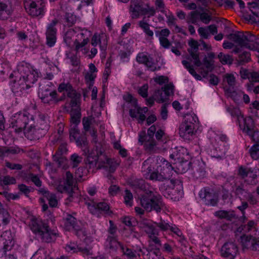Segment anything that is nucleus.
Masks as SVG:
<instances>
[{"instance_id": "f257e3e1", "label": "nucleus", "mask_w": 259, "mask_h": 259, "mask_svg": "<svg viewBox=\"0 0 259 259\" xmlns=\"http://www.w3.org/2000/svg\"><path fill=\"white\" fill-rule=\"evenodd\" d=\"M58 90L60 93L65 91L67 93V97L71 99L70 103L71 110L69 111L67 110V111L69 113L70 115H71V119L73 122H78L81 112L80 94L77 93L70 83H60Z\"/></svg>"}, {"instance_id": "f03ea898", "label": "nucleus", "mask_w": 259, "mask_h": 259, "mask_svg": "<svg viewBox=\"0 0 259 259\" xmlns=\"http://www.w3.org/2000/svg\"><path fill=\"white\" fill-rule=\"evenodd\" d=\"M31 230L42 242L50 243L54 241L58 234L52 230L49 225L41 220L32 218L29 224Z\"/></svg>"}, {"instance_id": "7ed1b4c3", "label": "nucleus", "mask_w": 259, "mask_h": 259, "mask_svg": "<svg viewBox=\"0 0 259 259\" xmlns=\"http://www.w3.org/2000/svg\"><path fill=\"white\" fill-rule=\"evenodd\" d=\"M140 199L141 206L147 211L153 210L160 212L162 209L163 205L161 196L151 190H148L141 195Z\"/></svg>"}, {"instance_id": "20e7f679", "label": "nucleus", "mask_w": 259, "mask_h": 259, "mask_svg": "<svg viewBox=\"0 0 259 259\" xmlns=\"http://www.w3.org/2000/svg\"><path fill=\"white\" fill-rule=\"evenodd\" d=\"M103 153V152L101 150H97L96 153L92 152L89 153L84 160L87 167L89 169L94 168L98 163L97 169H101L107 166L105 165V164L109 165L111 159L108 158Z\"/></svg>"}, {"instance_id": "39448f33", "label": "nucleus", "mask_w": 259, "mask_h": 259, "mask_svg": "<svg viewBox=\"0 0 259 259\" xmlns=\"http://www.w3.org/2000/svg\"><path fill=\"white\" fill-rule=\"evenodd\" d=\"M227 38L237 44L241 47H245L249 50L253 49V46L250 43L254 42L257 39L254 34L246 31H236L235 33H231L227 35Z\"/></svg>"}, {"instance_id": "423d86ee", "label": "nucleus", "mask_w": 259, "mask_h": 259, "mask_svg": "<svg viewBox=\"0 0 259 259\" xmlns=\"http://www.w3.org/2000/svg\"><path fill=\"white\" fill-rule=\"evenodd\" d=\"M35 73L28 70L27 73L20 77L18 80L14 79L13 81L12 90L14 93L22 92L25 89L31 87L37 80L38 76Z\"/></svg>"}, {"instance_id": "0eeeda50", "label": "nucleus", "mask_w": 259, "mask_h": 259, "mask_svg": "<svg viewBox=\"0 0 259 259\" xmlns=\"http://www.w3.org/2000/svg\"><path fill=\"white\" fill-rule=\"evenodd\" d=\"M81 114L80 113V116L79 119V121L74 122L72 120L71 115H70V121L74 124L73 127H71L69 130V138L71 141H75L76 145L78 146L81 147H84V152L86 153V151L89 152L88 149V142L86 137V134L82 132L80 133L79 130L77 127V125L80 122Z\"/></svg>"}, {"instance_id": "6e6552de", "label": "nucleus", "mask_w": 259, "mask_h": 259, "mask_svg": "<svg viewBox=\"0 0 259 259\" xmlns=\"http://www.w3.org/2000/svg\"><path fill=\"white\" fill-rule=\"evenodd\" d=\"M198 120L195 115L187 114L185 120L179 126V135L184 139H189L190 137L194 134L195 123Z\"/></svg>"}, {"instance_id": "1a4fd4ad", "label": "nucleus", "mask_w": 259, "mask_h": 259, "mask_svg": "<svg viewBox=\"0 0 259 259\" xmlns=\"http://www.w3.org/2000/svg\"><path fill=\"white\" fill-rule=\"evenodd\" d=\"M258 169L257 168L240 165L238 168L237 176L244 180V183L247 184L255 186L258 183Z\"/></svg>"}, {"instance_id": "9d476101", "label": "nucleus", "mask_w": 259, "mask_h": 259, "mask_svg": "<svg viewBox=\"0 0 259 259\" xmlns=\"http://www.w3.org/2000/svg\"><path fill=\"white\" fill-rule=\"evenodd\" d=\"M170 183L171 185L173 186L172 188L166 182L161 185L160 190L165 197L170 198L174 201L179 200L182 194V191L180 189L181 186L178 185V187L176 188L177 190H176L175 189V187L176 181L174 179H171Z\"/></svg>"}, {"instance_id": "9b49d317", "label": "nucleus", "mask_w": 259, "mask_h": 259, "mask_svg": "<svg viewBox=\"0 0 259 259\" xmlns=\"http://www.w3.org/2000/svg\"><path fill=\"white\" fill-rule=\"evenodd\" d=\"M32 121H30L28 116L25 113H19L15 114L12 118L10 127L13 128L17 133H21L23 131H26V129Z\"/></svg>"}, {"instance_id": "f8f14e48", "label": "nucleus", "mask_w": 259, "mask_h": 259, "mask_svg": "<svg viewBox=\"0 0 259 259\" xmlns=\"http://www.w3.org/2000/svg\"><path fill=\"white\" fill-rule=\"evenodd\" d=\"M85 203L88 206L90 212L93 215L100 217L101 214L111 215L113 214V211L110 210L109 204L106 202L96 203L91 201L85 202Z\"/></svg>"}, {"instance_id": "ddd939ff", "label": "nucleus", "mask_w": 259, "mask_h": 259, "mask_svg": "<svg viewBox=\"0 0 259 259\" xmlns=\"http://www.w3.org/2000/svg\"><path fill=\"white\" fill-rule=\"evenodd\" d=\"M58 23V20L54 19L47 26L46 35V45L49 47H53L57 40V28L56 25Z\"/></svg>"}, {"instance_id": "4468645a", "label": "nucleus", "mask_w": 259, "mask_h": 259, "mask_svg": "<svg viewBox=\"0 0 259 259\" xmlns=\"http://www.w3.org/2000/svg\"><path fill=\"white\" fill-rule=\"evenodd\" d=\"M57 91L53 90L49 85L42 86L39 90L38 96L44 103L49 104L57 99Z\"/></svg>"}, {"instance_id": "2eb2a0df", "label": "nucleus", "mask_w": 259, "mask_h": 259, "mask_svg": "<svg viewBox=\"0 0 259 259\" xmlns=\"http://www.w3.org/2000/svg\"><path fill=\"white\" fill-rule=\"evenodd\" d=\"M13 237L9 231H5L0 237V254H6L7 251L11 250L13 243Z\"/></svg>"}, {"instance_id": "dca6fc26", "label": "nucleus", "mask_w": 259, "mask_h": 259, "mask_svg": "<svg viewBox=\"0 0 259 259\" xmlns=\"http://www.w3.org/2000/svg\"><path fill=\"white\" fill-rule=\"evenodd\" d=\"M222 256L229 259H234L238 252L237 245L233 242H226L221 248Z\"/></svg>"}, {"instance_id": "f3484780", "label": "nucleus", "mask_w": 259, "mask_h": 259, "mask_svg": "<svg viewBox=\"0 0 259 259\" xmlns=\"http://www.w3.org/2000/svg\"><path fill=\"white\" fill-rule=\"evenodd\" d=\"M199 196L202 198L206 205L216 206L219 202V196L214 193L209 191V189L204 188L199 193Z\"/></svg>"}, {"instance_id": "a211bd4d", "label": "nucleus", "mask_w": 259, "mask_h": 259, "mask_svg": "<svg viewBox=\"0 0 259 259\" xmlns=\"http://www.w3.org/2000/svg\"><path fill=\"white\" fill-rule=\"evenodd\" d=\"M24 134L25 137L31 141L39 140L45 136L44 133L40 132V130H39L36 125H32V122H30L26 129Z\"/></svg>"}, {"instance_id": "6ab92c4d", "label": "nucleus", "mask_w": 259, "mask_h": 259, "mask_svg": "<svg viewBox=\"0 0 259 259\" xmlns=\"http://www.w3.org/2000/svg\"><path fill=\"white\" fill-rule=\"evenodd\" d=\"M180 151V150L177 152L176 156L177 158V161H176L175 164L178 172L184 174L190 169L191 162L188 160H184V158L181 156Z\"/></svg>"}, {"instance_id": "aec40b11", "label": "nucleus", "mask_w": 259, "mask_h": 259, "mask_svg": "<svg viewBox=\"0 0 259 259\" xmlns=\"http://www.w3.org/2000/svg\"><path fill=\"white\" fill-rule=\"evenodd\" d=\"M214 215L220 219H225L230 222L236 220L238 219V215L236 214L235 211L233 210H218L214 213Z\"/></svg>"}, {"instance_id": "412c9836", "label": "nucleus", "mask_w": 259, "mask_h": 259, "mask_svg": "<svg viewBox=\"0 0 259 259\" xmlns=\"http://www.w3.org/2000/svg\"><path fill=\"white\" fill-rule=\"evenodd\" d=\"M223 81L224 83L227 82L228 85H226L224 87V91L228 94L234 93V86L236 83L235 77L232 74L227 73L223 76Z\"/></svg>"}, {"instance_id": "4be33fe9", "label": "nucleus", "mask_w": 259, "mask_h": 259, "mask_svg": "<svg viewBox=\"0 0 259 259\" xmlns=\"http://www.w3.org/2000/svg\"><path fill=\"white\" fill-rule=\"evenodd\" d=\"M64 220L65 221L64 225L67 230H70L73 229L77 232L80 230V226L77 225L76 219L72 214L67 213Z\"/></svg>"}, {"instance_id": "5701e85b", "label": "nucleus", "mask_w": 259, "mask_h": 259, "mask_svg": "<svg viewBox=\"0 0 259 259\" xmlns=\"http://www.w3.org/2000/svg\"><path fill=\"white\" fill-rule=\"evenodd\" d=\"M98 44H100L101 50H103L106 48L107 45V40L104 34L98 35L95 33L91 40V44L96 47Z\"/></svg>"}, {"instance_id": "b1692460", "label": "nucleus", "mask_w": 259, "mask_h": 259, "mask_svg": "<svg viewBox=\"0 0 259 259\" xmlns=\"http://www.w3.org/2000/svg\"><path fill=\"white\" fill-rule=\"evenodd\" d=\"M202 65H203L206 70L203 67L200 68V73L202 75L203 77H206L209 72H211L214 68V61L210 60L207 59V57L205 56L203 58Z\"/></svg>"}, {"instance_id": "393cba45", "label": "nucleus", "mask_w": 259, "mask_h": 259, "mask_svg": "<svg viewBox=\"0 0 259 259\" xmlns=\"http://www.w3.org/2000/svg\"><path fill=\"white\" fill-rule=\"evenodd\" d=\"M156 127L154 125H151L148 130L147 135H146L145 131H141L139 136V142L143 144L147 139H154V135L156 133Z\"/></svg>"}, {"instance_id": "a878e982", "label": "nucleus", "mask_w": 259, "mask_h": 259, "mask_svg": "<svg viewBox=\"0 0 259 259\" xmlns=\"http://www.w3.org/2000/svg\"><path fill=\"white\" fill-rule=\"evenodd\" d=\"M24 7L27 13L32 17H36L41 15L43 12V8L41 7H38L37 4L35 2H32L28 6L26 7L25 2L24 3Z\"/></svg>"}, {"instance_id": "bb28decb", "label": "nucleus", "mask_w": 259, "mask_h": 259, "mask_svg": "<svg viewBox=\"0 0 259 259\" xmlns=\"http://www.w3.org/2000/svg\"><path fill=\"white\" fill-rule=\"evenodd\" d=\"M243 119V127H241V125L239 123V126L242 130L243 132L250 135L252 132H253L255 128L254 122L253 119L250 117L248 116Z\"/></svg>"}, {"instance_id": "cd10ccee", "label": "nucleus", "mask_w": 259, "mask_h": 259, "mask_svg": "<svg viewBox=\"0 0 259 259\" xmlns=\"http://www.w3.org/2000/svg\"><path fill=\"white\" fill-rule=\"evenodd\" d=\"M65 183L63 185H60L57 187V190L61 193H65L68 196L66 198V203L68 202H71L73 201V199L75 196V192L74 190H73L72 188H70Z\"/></svg>"}, {"instance_id": "c85d7f7f", "label": "nucleus", "mask_w": 259, "mask_h": 259, "mask_svg": "<svg viewBox=\"0 0 259 259\" xmlns=\"http://www.w3.org/2000/svg\"><path fill=\"white\" fill-rule=\"evenodd\" d=\"M254 237L251 235H242L240 237V242L241 244L242 249H252Z\"/></svg>"}, {"instance_id": "c756f323", "label": "nucleus", "mask_w": 259, "mask_h": 259, "mask_svg": "<svg viewBox=\"0 0 259 259\" xmlns=\"http://www.w3.org/2000/svg\"><path fill=\"white\" fill-rule=\"evenodd\" d=\"M144 146L147 153L152 154L155 153L158 150L157 143L154 139H147L144 141Z\"/></svg>"}, {"instance_id": "7c9ffc66", "label": "nucleus", "mask_w": 259, "mask_h": 259, "mask_svg": "<svg viewBox=\"0 0 259 259\" xmlns=\"http://www.w3.org/2000/svg\"><path fill=\"white\" fill-rule=\"evenodd\" d=\"M35 125L39 130H40V132L44 133V135H46L49 130L50 126L48 122L45 120L44 115L40 116L39 119L37 120Z\"/></svg>"}, {"instance_id": "2f4dec72", "label": "nucleus", "mask_w": 259, "mask_h": 259, "mask_svg": "<svg viewBox=\"0 0 259 259\" xmlns=\"http://www.w3.org/2000/svg\"><path fill=\"white\" fill-rule=\"evenodd\" d=\"M131 187L136 190L146 191L145 181L142 179H137L132 181L130 183Z\"/></svg>"}, {"instance_id": "473e14b6", "label": "nucleus", "mask_w": 259, "mask_h": 259, "mask_svg": "<svg viewBox=\"0 0 259 259\" xmlns=\"http://www.w3.org/2000/svg\"><path fill=\"white\" fill-rule=\"evenodd\" d=\"M205 173L206 171L203 165H198L194 169L192 175L195 179H201L204 177Z\"/></svg>"}, {"instance_id": "72a5a7b5", "label": "nucleus", "mask_w": 259, "mask_h": 259, "mask_svg": "<svg viewBox=\"0 0 259 259\" xmlns=\"http://www.w3.org/2000/svg\"><path fill=\"white\" fill-rule=\"evenodd\" d=\"M148 170V173L150 174L149 179L153 181H163L164 180L162 177V175H161L160 171L157 168L156 170L152 171L151 166H149L147 168Z\"/></svg>"}, {"instance_id": "f704fd0d", "label": "nucleus", "mask_w": 259, "mask_h": 259, "mask_svg": "<svg viewBox=\"0 0 259 259\" xmlns=\"http://www.w3.org/2000/svg\"><path fill=\"white\" fill-rule=\"evenodd\" d=\"M107 240L109 242L110 249L116 250L118 247H120L121 249H123V245L118 242L115 237L109 236Z\"/></svg>"}, {"instance_id": "c9c22d12", "label": "nucleus", "mask_w": 259, "mask_h": 259, "mask_svg": "<svg viewBox=\"0 0 259 259\" xmlns=\"http://www.w3.org/2000/svg\"><path fill=\"white\" fill-rule=\"evenodd\" d=\"M131 3L130 11L133 13L132 18H137L139 16V11L142 8V6L138 2H132Z\"/></svg>"}, {"instance_id": "e433bc0d", "label": "nucleus", "mask_w": 259, "mask_h": 259, "mask_svg": "<svg viewBox=\"0 0 259 259\" xmlns=\"http://www.w3.org/2000/svg\"><path fill=\"white\" fill-rule=\"evenodd\" d=\"M53 159L55 161L58 167H62L63 169H65L66 167V163L67 159L63 156L53 155Z\"/></svg>"}, {"instance_id": "4c0bfd02", "label": "nucleus", "mask_w": 259, "mask_h": 259, "mask_svg": "<svg viewBox=\"0 0 259 259\" xmlns=\"http://www.w3.org/2000/svg\"><path fill=\"white\" fill-rule=\"evenodd\" d=\"M227 111L230 113L232 116L237 118V121L240 122V118H243V115H241V112L239 108L230 106L227 109Z\"/></svg>"}, {"instance_id": "58836bf2", "label": "nucleus", "mask_w": 259, "mask_h": 259, "mask_svg": "<svg viewBox=\"0 0 259 259\" xmlns=\"http://www.w3.org/2000/svg\"><path fill=\"white\" fill-rule=\"evenodd\" d=\"M191 57L194 60V64L197 67H200L202 65V62L199 58V53L198 51H195L191 49H188L187 50Z\"/></svg>"}, {"instance_id": "ea45409f", "label": "nucleus", "mask_w": 259, "mask_h": 259, "mask_svg": "<svg viewBox=\"0 0 259 259\" xmlns=\"http://www.w3.org/2000/svg\"><path fill=\"white\" fill-rule=\"evenodd\" d=\"M0 215L2 217V222L4 225H7L10 222V215L3 206L2 203L0 202Z\"/></svg>"}, {"instance_id": "a19ab883", "label": "nucleus", "mask_w": 259, "mask_h": 259, "mask_svg": "<svg viewBox=\"0 0 259 259\" xmlns=\"http://www.w3.org/2000/svg\"><path fill=\"white\" fill-rule=\"evenodd\" d=\"M218 58L220 61L223 64H229L231 65L233 63V58L232 56L230 55H225L223 53L221 52L218 55Z\"/></svg>"}, {"instance_id": "79ce46f5", "label": "nucleus", "mask_w": 259, "mask_h": 259, "mask_svg": "<svg viewBox=\"0 0 259 259\" xmlns=\"http://www.w3.org/2000/svg\"><path fill=\"white\" fill-rule=\"evenodd\" d=\"M65 22L68 27L72 26L76 21V17L72 13H66L64 16Z\"/></svg>"}, {"instance_id": "37998d69", "label": "nucleus", "mask_w": 259, "mask_h": 259, "mask_svg": "<svg viewBox=\"0 0 259 259\" xmlns=\"http://www.w3.org/2000/svg\"><path fill=\"white\" fill-rule=\"evenodd\" d=\"M154 97L156 99L157 102L159 103H164L168 98L167 97H165V95L164 94L163 88L155 91Z\"/></svg>"}, {"instance_id": "c03bdc74", "label": "nucleus", "mask_w": 259, "mask_h": 259, "mask_svg": "<svg viewBox=\"0 0 259 259\" xmlns=\"http://www.w3.org/2000/svg\"><path fill=\"white\" fill-rule=\"evenodd\" d=\"M250 53L249 52L244 51L238 56V62L241 65L249 62L251 60Z\"/></svg>"}, {"instance_id": "a18cd8bd", "label": "nucleus", "mask_w": 259, "mask_h": 259, "mask_svg": "<svg viewBox=\"0 0 259 259\" xmlns=\"http://www.w3.org/2000/svg\"><path fill=\"white\" fill-rule=\"evenodd\" d=\"M64 183L67 185V187L72 188L73 190H74V189L76 188L75 185H73L74 180L73 175L70 171H66V179Z\"/></svg>"}, {"instance_id": "49530a36", "label": "nucleus", "mask_w": 259, "mask_h": 259, "mask_svg": "<svg viewBox=\"0 0 259 259\" xmlns=\"http://www.w3.org/2000/svg\"><path fill=\"white\" fill-rule=\"evenodd\" d=\"M250 156L254 160L259 159V144H254L249 149Z\"/></svg>"}, {"instance_id": "de8ad7c7", "label": "nucleus", "mask_w": 259, "mask_h": 259, "mask_svg": "<svg viewBox=\"0 0 259 259\" xmlns=\"http://www.w3.org/2000/svg\"><path fill=\"white\" fill-rule=\"evenodd\" d=\"M139 26L148 36L152 37L153 36V32L150 29V25L147 22L141 21L139 22Z\"/></svg>"}, {"instance_id": "09e8293b", "label": "nucleus", "mask_w": 259, "mask_h": 259, "mask_svg": "<svg viewBox=\"0 0 259 259\" xmlns=\"http://www.w3.org/2000/svg\"><path fill=\"white\" fill-rule=\"evenodd\" d=\"M157 168L160 171V174L162 175V176L164 180L170 179V178L171 176L172 171L169 170V168L167 169L165 168H162L160 166H158Z\"/></svg>"}, {"instance_id": "8fccbe9b", "label": "nucleus", "mask_w": 259, "mask_h": 259, "mask_svg": "<svg viewBox=\"0 0 259 259\" xmlns=\"http://www.w3.org/2000/svg\"><path fill=\"white\" fill-rule=\"evenodd\" d=\"M133 196L130 190L126 189L125 190V195L124 196V203L128 206H132L133 205L132 200Z\"/></svg>"}, {"instance_id": "3c124183", "label": "nucleus", "mask_w": 259, "mask_h": 259, "mask_svg": "<svg viewBox=\"0 0 259 259\" xmlns=\"http://www.w3.org/2000/svg\"><path fill=\"white\" fill-rule=\"evenodd\" d=\"M121 222L126 226L129 227H133L136 226L137 222L134 218H130L129 217H124L121 219Z\"/></svg>"}, {"instance_id": "603ef678", "label": "nucleus", "mask_w": 259, "mask_h": 259, "mask_svg": "<svg viewBox=\"0 0 259 259\" xmlns=\"http://www.w3.org/2000/svg\"><path fill=\"white\" fill-rule=\"evenodd\" d=\"M46 199L48 201L50 207H56L57 206L58 200L56 194L51 193Z\"/></svg>"}, {"instance_id": "864d4df0", "label": "nucleus", "mask_w": 259, "mask_h": 259, "mask_svg": "<svg viewBox=\"0 0 259 259\" xmlns=\"http://www.w3.org/2000/svg\"><path fill=\"white\" fill-rule=\"evenodd\" d=\"M144 225L147 228L145 232L149 235H158V231L153 225L147 223L144 224Z\"/></svg>"}, {"instance_id": "5fc2aeb1", "label": "nucleus", "mask_w": 259, "mask_h": 259, "mask_svg": "<svg viewBox=\"0 0 259 259\" xmlns=\"http://www.w3.org/2000/svg\"><path fill=\"white\" fill-rule=\"evenodd\" d=\"M123 98L125 102L131 103L135 108L137 107V100L134 98L132 94L128 93L127 95L123 96Z\"/></svg>"}, {"instance_id": "6e6d98bb", "label": "nucleus", "mask_w": 259, "mask_h": 259, "mask_svg": "<svg viewBox=\"0 0 259 259\" xmlns=\"http://www.w3.org/2000/svg\"><path fill=\"white\" fill-rule=\"evenodd\" d=\"M89 42V39L88 37L84 38L81 42H80L77 39H75L73 43L75 46V50L78 52L80 48L85 46Z\"/></svg>"}, {"instance_id": "4d7b16f0", "label": "nucleus", "mask_w": 259, "mask_h": 259, "mask_svg": "<svg viewBox=\"0 0 259 259\" xmlns=\"http://www.w3.org/2000/svg\"><path fill=\"white\" fill-rule=\"evenodd\" d=\"M82 158L78 154L74 153L70 157V160L73 167H77L81 162Z\"/></svg>"}, {"instance_id": "13d9d810", "label": "nucleus", "mask_w": 259, "mask_h": 259, "mask_svg": "<svg viewBox=\"0 0 259 259\" xmlns=\"http://www.w3.org/2000/svg\"><path fill=\"white\" fill-rule=\"evenodd\" d=\"M7 8L8 5L6 4L0 2V19L4 20L7 18V17L5 18L2 16L4 12H5L8 16L11 15V11L10 10H7Z\"/></svg>"}, {"instance_id": "bf43d9fd", "label": "nucleus", "mask_w": 259, "mask_h": 259, "mask_svg": "<svg viewBox=\"0 0 259 259\" xmlns=\"http://www.w3.org/2000/svg\"><path fill=\"white\" fill-rule=\"evenodd\" d=\"M249 192L244 189V184H241L240 185L238 186L235 189V193L237 196H242L243 194H246L247 195Z\"/></svg>"}, {"instance_id": "052dcab7", "label": "nucleus", "mask_w": 259, "mask_h": 259, "mask_svg": "<svg viewBox=\"0 0 259 259\" xmlns=\"http://www.w3.org/2000/svg\"><path fill=\"white\" fill-rule=\"evenodd\" d=\"M154 224L162 231L169 230L170 225L164 221L161 220L159 223L155 222Z\"/></svg>"}, {"instance_id": "680f3d73", "label": "nucleus", "mask_w": 259, "mask_h": 259, "mask_svg": "<svg viewBox=\"0 0 259 259\" xmlns=\"http://www.w3.org/2000/svg\"><path fill=\"white\" fill-rule=\"evenodd\" d=\"M200 13L198 11H192L190 14V17L189 20L187 21L188 23H192L195 24L197 22L198 19V16H199Z\"/></svg>"}, {"instance_id": "e2e57ef3", "label": "nucleus", "mask_w": 259, "mask_h": 259, "mask_svg": "<svg viewBox=\"0 0 259 259\" xmlns=\"http://www.w3.org/2000/svg\"><path fill=\"white\" fill-rule=\"evenodd\" d=\"M67 151V144L66 143H62L59 146L57 151L54 155L63 156Z\"/></svg>"}, {"instance_id": "0e129e2a", "label": "nucleus", "mask_w": 259, "mask_h": 259, "mask_svg": "<svg viewBox=\"0 0 259 259\" xmlns=\"http://www.w3.org/2000/svg\"><path fill=\"white\" fill-rule=\"evenodd\" d=\"M82 124L84 130V133H85L89 131L90 128L91 119L89 117H84L82 119Z\"/></svg>"}, {"instance_id": "69168bd1", "label": "nucleus", "mask_w": 259, "mask_h": 259, "mask_svg": "<svg viewBox=\"0 0 259 259\" xmlns=\"http://www.w3.org/2000/svg\"><path fill=\"white\" fill-rule=\"evenodd\" d=\"M148 85L146 83L143 85L138 90V93L143 98H147L148 97Z\"/></svg>"}, {"instance_id": "338daca9", "label": "nucleus", "mask_w": 259, "mask_h": 259, "mask_svg": "<svg viewBox=\"0 0 259 259\" xmlns=\"http://www.w3.org/2000/svg\"><path fill=\"white\" fill-rule=\"evenodd\" d=\"M29 178L36 186L40 187L41 186V181L37 175L30 173L29 174Z\"/></svg>"}, {"instance_id": "774afa93", "label": "nucleus", "mask_w": 259, "mask_h": 259, "mask_svg": "<svg viewBox=\"0 0 259 259\" xmlns=\"http://www.w3.org/2000/svg\"><path fill=\"white\" fill-rule=\"evenodd\" d=\"M174 88V87L171 83L166 84L163 88H162L163 91L164 92V94L165 95V97H167L168 98L169 97L170 93L173 92Z\"/></svg>"}]
</instances>
